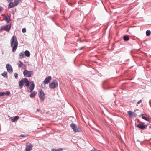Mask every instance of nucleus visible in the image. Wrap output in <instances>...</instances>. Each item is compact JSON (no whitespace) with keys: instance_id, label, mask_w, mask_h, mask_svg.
I'll list each match as a JSON object with an SVG mask.
<instances>
[{"instance_id":"obj_37","label":"nucleus","mask_w":151,"mask_h":151,"mask_svg":"<svg viewBox=\"0 0 151 151\" xmlns=\"http://www.w3.org/2000/svg\"><path fill=\"white\" fill-rule=\"evenodd\" d=\"M149 128L150 129L151 128V126H149Z\"/></svg>"},{"instance_id":"obj_17","label":"nucleus","mask_w":151,"mask_h":151,"mask_svg":"<svg viewBox=\"0 0 151 151\" xmlns=\"http://www.w3.org/2000/svg\"><path fill=\"white\" fill-rule=\"evenodd\" d=\"M14 6H15V5H14L13 3L12 2H10L9 5L8 9H9L11 8L14 7Z\"/></svg>"},{"instance_id":"obj_4","label":"nucleus","mask_w":151,"mask_h":151,"mask_svg":"<svg viewBox=\"0 0 151 151\" xmlns=\"http://www.w3.org/2000/svg\"><path fill=\"white\" fill-rule=\"evenodd\" d=\"M33 73V72L32 71H28L27 70H25L23 72L24 75L26 77H31Z\"/></svg>"},{"instance_id":"obj_6","label":"nucleus","mask_w":151,"mask_h":151,"mask_svg":"<svg viewBox=\"0 0 151 151\" xmlns=\"http://www.w3.org/2000/svg\"><path fill=\"white\" fill-rule=\"evenodd\" d=\"M26 148L25 149L26 151H30L32 148L33 146L29 143H28L26 144Z\"/></svg>"},{"instance_id":"obj_26","label":"nucleus","mask_w":151,"mask_h":151,"mask_svg":"<svg viewBox=\"0 0 151 151\" xmlns=\"http://www.w3.org/2000/svg\"><path fill=\"white\" fill-rule=\"evenodd\" d=\"M151 32L150 30H147L146 32V35L147 36H149L150 35Z\"/></svg>"},{"instance_id":"obj_21","label":"nucleus","mask_w":151,"mask_h":151,"mask_svg":"<svg viewBox=\"0 0 151 151\" xmlns=\"http://www.w3.org/2000/svg\"><path fill=\"white\" fill-rule=\"evenodd\" d=\"M19 58H22L24 57V54L23 52L20 53L19 54Z\"/></svg>"},{"instance_id":"obj_9","label":"nucleus","mask_w":151,"mask_h":151,"mask_svg":"<svg viewBox=\"0 0 151 151\" xmlns=\"http://www.w3.org/2000/svg\"><path fill=\"white\" fill-rule=\"evenodd\" d=\"M128 113L131 117H136L137 116V114L131 111H128Z\"/></svg>"},{"instance_id":"obj_19","label":"nucleus","mask_w":151,"mask_h":151,"mask_svg":"<svg viewBox=\"0 0 151 151\" xmlns=\"http://www.w3.org/2000/svg\"><path fill=\"white\" fill-rule=\"evenodd\" d=\"M22 0H14V2L15 4V6H17L19 4V2H20Z\"/></svg>"},{"instance_id":"obj_12","label":"nucleus","mask_w":151,"mask_h":151,"mask_svg":"<svg viewBox=\"0 0 151 151\" xmlns=\"http://www.w3.org/2000/svg\"><path fill=\"white\" fill-rule=\"evenodd\" d=\"M10 28L11 26L10 25H7L4 26L3 28V29L4 30L9 31Z\"/></svg>"},{"instance_id":"obj_8","label":"nucleus","mask_w":151,"mask_h":151,"mask_svg":"<svg viewBox=\"0 0 151 151\" xmlns=\"http://www.w3.org/2000/svg\"><path fill=\"white\" fill-rule=\"evenodd\" d=\"M51 79V76H49L46 77L45 80L43 82L45 84H47L49 83Z\"/></svg>"},{"instance_id":"obj_33","label":"nucleus","mask_w":151,"mask_h":151,"mask_svg":"<svg viewBox=\"0 0 151 151\" xmlns=\"http://www.w3.org/2000/svg\"><path fill=\"white\" fill-rule=\"evenodd\" d=\"M3 10V8L2 7H0V12L2 11Z\"/></svg>"},{"instance_id":"obj_16","label":"nucleus","mask_w":151,"mask_h":151,"mask_svg":"<svg viewBox=\"0 0 151 151\" xmlns=\"http://www.w3.org/2000/svg\"><path fill=\"white\" fill-rule=\"evenodd\" d=\"M37 93V92L35 91L32 92L30 95V97L31 98L34 97Z\"/></svg>"},{"instance_id":"obj_7","label":"nucleus","mask_w":151,"mask_h":151,"mask_svg":"<svg viewBox=\"0 0 151 151\" xmlns=\"http://www.w3.org/2000/svg\"><path fill=\"white\" fill-rule=\"evenodd\" d=\"M6 68L8 72L11 73L13 72L12 68L10 64H7L6 65Z\"/></svg>"},{"instance_id":"obj_30","label":"nucleus","mask_w":151,"mask_h":151,"mask_svg":"<svg viewBox=\"0 0 151 151\" xmlns=\"http://www.w3.org/2000/svg\"><path fill=\"white\" fill-rule=\"evenodd\" d=\"M14 75L15 78L16 79H17L18 78V74L17 73H15L14 74Z\"/></svg>"},{"instance_id":"obj_20","label":"nucleus","mask_w":151,"mask_h":151,"mask_svg":"<svg viewBox=\"0 0 151 151\" xmlns=\"http://www.w3.org/2000/svg\"><path fill=\"white\" fill-rule=\"evenodd\" d=\"M24 54L27 57H29L30 55L29 52L27 50H26Z\"/></svg>"},{"instance_id":"obj_18","label":"nucleus","mask_w":151,"mask_h":151,"mask_svg":"<svg viewBox=\"0 0 151 151\" xmlns=\"http://www.w3.org/2000/svg\"><path fill=\"white\" fill-rule=\"evenodd\" d=\"M19 118V117L18 116H15L14 118L11 119V121L13 122H15V121H17Z\"/></svg>"},{"instance_id":"obj_36","label":"nucleus","mask_w":151,"mask_h":151,"mask_svg":"<svg viewBox=\"0 0 151 151\" xmlns=\"http://www.w3.org/2000/svg\"><path fill=\"white\" fill-rule=\"evenodd\" d=\"M8 2H10L11 1H12L13 0H7Z\"/></svg>"},{"instance_id":"obj_27","label":"nucleus","mask_w":151,"mask_h":151,"mask_svg":"<svg viewBox=\"0 0 151 151\" xmlns=\"http://www.w3.org/2000/svg\"><path fill=\"white\" fill-rule=\"evenodd\" d=\"M52 151H62L61 149H52Z\"/></svg>"},{"instance_id":"obj_13","label":"nucleus","mask_w":151,"mask_h":151,"mask_svg":"<svg viewBox=\"0 0 151 151\" xmlns=\"http://www.w3.org/2000/svg\"><path fill=\"white\" fill-rule=\"evenodd\" d=\"M24 79H22L19 82V86L20 89H22L23 87V84L24 83Z\"/></svg>"},{"instance_id":"obj_39","label":"nucleus","mask_w":151,"mask_h":151,"mask_svg":"<svg viewBox=\"0 0 151 151\" xmlns=\"http://www.w3.org/2000/svg\"><path fill=\"white\" fill-rule=\"evenodd\" d=\"M5 15H6L5 14H4L3 15V16L5 17Z\"/></svg>"},{"instance_id":"obj_2","label":"nucleus","mask_w":151,"mask_h":151,"mask_svg":"<svg viewBox=\"0 0 151 151\" xmlns=\"http://www.w3.org/2000/svg\"><path fill=\"white\" fill-rule=\"evenodd\" d=\"M70 126L73 130L74 132L76 133L80 132L81 129L78 126L76 125L73 123H72L70 124Z\"/></svg>"},{"instance_id":"obj_10","label":"nucleus","mask_w":151,"mask_h":151,"mask_svg":"<svg viewBox=\"0 0 151 151\" xmlns=\"http://www.w3.org/2000/svg\"><path fill=\"white\" fill-rule=\"evenodd\" d=\"M30 85L29 88L30 92H32L34 89L35 87V84L34 83V82L32 81L30 82Z\"/></svg>"},{"instance_id":"obj_5","label":"nucleus","mask_w":151,"mask_h":151,"mask_svg":"<svg viewBox=\"0 0 151 151\" xmlns=\"http://www.w3.org/2000/svg\"><path fill=\"white\" fill-rule=\"evenodd\" d=\"M58 85L57 82L56 80H54L52 82L49 84L50 88L53 89L55 88Z\"/></svg>"},{"instance_id":"obj_1","label":"nucleus","mask_w":151,"mask_h":151,"mask_svg":"<svg viewBox=\"0 0 151 151\" xmlns=\"http://www.w3.org/2000/svg\"><path fill=\"white\" fill-rule=\"evenodd\" d=\"M10 41L11 46L12 47V51L13 52H14L16 51L18 45V42L16 36H13L11 38Z\"/></svg>"},{"instance_id":"obj_22","label":"nucleus","mask_w":151,"mask_h":151,"mask_svg":"<svg viewBox=\"0 0 151 151\" xmlns=\"http://www.w3.org/2000/svg\"><path fill=\"white\" fill-rule=\"evenodd\" d=\"M2 75L4 77L7 78V72L6 71L4 72L2 74Z\"/></svg>"},{"instance_id":"obj_25","label":"nucleus","mask_w":151,"mask_h":151,"mask_svg":"<svg viewBox=\"0 0 151 151\" xmlns=\"http://www.w3.org/2000/svg\"><path fill=\"white\" fill-rule=\"evenodd\" d=\"M5 19L7 23H9L10 21V19H9V18H8L7 17L6 15H5Z\"/></svg>"},{"instance_id":"obj_38","label":"nucleus","mask_w":151,"mask_h":151,"mask_svg":"<svg viewBox=\"0 0 151 151\" xmlns=\"http://www.w3.org/2000/svg\"><path fill=\"white\" fill-rule=\"evenodd\" d=\"M37 111H40V109H37Z\"/></svg>"},{"instance_id":"obj_15","label":"nucleus","mask_w":151,"mask_h":151,"mask_svg":"<svg viewBox=\"0 0 151 151\" xmlns=\"http://www.w3.org/2000/svg\"><path fill=\"white\" fill-rule=\"evenodd\" d=\"M24 83L25 84V85L26 87H28L29 86V82L27 80V79L26 78H25L24 79Z\"/></svg>"},{"instance_id":"obj_24","label":"nucleus","mask_w":151,"mask_h":151,"mask_svg":"<svg viewBox=\"0 0 151 151\" xmlns=\"http://www.w3.org/2000/svg\"><path fill=\"white\" fill-rule=\"evenodd\" d=\"M123 39L125 41H127L129 40V38L127 36H124L123 37Z\"/></svg>"},{"instance_id":"obj_32","label":"nucleus","mask_w":151,"mask_h":151,"mask_svg":"<svg viewBox=\"0 0 151 151\" xmlns=\"http://www.w3.org/2000/svg\"><path fill=\"white\" fill-rule=\"evenodd\" d=\"M91 151H102L101 150H97L96 149H95L94 148H93V149L92 150H91Z\"/></svg>"},{"instance_id":"obj_34","label":"nucleus","mask_w":151,"mask_h":151,"mask_svg":"<svg viewBox=\"0 0 151 151\" xmlns=\"http://www.w3.org/2000/svg\"><path fill=\"white\" fill-rule=\"evenodd\" d=\"M142 102V100H140V101H139L138 102H137V104H139L141 103Z\"/></svg>"},{"instance_id":"obj_11","label":"nucleus","mask_w":151,"mask_h":151,"mask_svg":"<svg viewBox=\"0 0 151 151\" xmlns=\"http://www.w3.org/2000/svg\"><path fill=\"white\" fill-rule=\"evenodd\" d=\"M18 67L23 69H24L25 68V65L20 61L18 63Z\"/></svg>"},{"instance_id":"obj_14","label":"nucleus","mask_w":151,"mask_h":151,"mask_svg":"<svg viewBox=\"0 0 151 151\" xmlns=\"http://www.w3.org/2000/svg\"><path fill=\"white\" fill-rule=\"evenodd\" d=\"M137 127L139 128L143 129L147 127V126L143 124H138Z\"/></svg>"},{"instance_id":"obj_31","label":"nucleus","mask_w":151,"mask_h":151,"mask_svg":"<svg viewBox=\"0 0 151 151\" xmlns=\"http://www.w3.org/2000/svg\"><path fill=\"white\" fill-rule=\"evenodd\" d=\"M22 32L24 33H25L26 32L25 28H23L22 30Z\"/></svg>"},{"instance_id":"obj_3","label":"nucleus","mask_w":151,"mask_h":151,"mask_svg":"<svg viewBox=\"0 0 151 151\" xmlns=\"http://www.w3.org/2000/svg\"><path fill=\"white\" fill-rule=\"evenodd\" d=\"M38 95L40 99L42 101H44L45 99V94L42 89L39 90Z\"/></svg>"},{"instance_id":"obj_29","label":"nucleus","mask_w":151,"mask_h":151,"mask_svg":"<svg viewBox=\"0 0 151 151\" xmlns=\"http://www.w3.org/2000/svg\"><path fill=\"white\" fill-rule=\"evenodd\" d=\"M5 93L4 92H0V96H1L4 95Z\"/></svg>"},{"instance_id":"obj_23","label":"nucleus","mask_w":151,"mask_h":151,"mask_svg":"<svg viewBox=\"0 0 151 151\" xmlns=\"http://www.w3.org/2000/svg\"><path fill=\"white\" fill-rule=\"evenodd\" d=\"M141 116H142V118L143 119L147 121H149V118L147 117H146L144 116V115L143 114H141Z\"/></svg>"},{"instance_id":"obj_28","label":"nucleus","mask_w":151,"mask_h":151,"mask_svg":"<svg viewBox=\"0 0 151 151\" xmlns=\"http://www.w3.org/2000/svg\"><path fill=\"white\" fill-rule=\"evenodd\" d=\"M10 94V92L9 91H7L5 93V94L7 95H9Z\"/></svg>"},{"instance_id":"obj_35","label":"nucleus","mask_w":151,"mask_h":151,"mask_svg":"<svg viewBox=\"0 0 151 151\" xmlns=\"http://www.w3.org/2000/svg\"><path fill=\"white\" fill-rule=\"evenodd\" d=\"M20 137H25L26 136L25 135H20Z\"/></svg>"}]
</instances>
